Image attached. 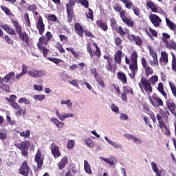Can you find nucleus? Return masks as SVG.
<instances>
[{
    "label": "nucleus",
    "mask_w": 176,
    "mask_h": 176,
    "mask_svg": "<svg viewBox=\"0 0 176 176\" xmlns=\"http://www.w3.org/2000/svg\"><path fill=\"white\" fill-rule=\"evenodd\" d=\"M137 58H138V54H137V52H134L131 54L130 60H129L127 57H125V63L126 64L129 65V68L131 69V72L129 73V75L131 79H134L135 76V72L138 71Z\"/></svg>",
    "instance_id": "1"
},
{
    "label": "nucleus",
    "mask_w": 176,
    "mask_h": 176,
    "mask_svg": "<svg viewBox=\"0 0 176 176\" xmlns=\"http://www.w3.org/2000/svg\"><path fill=\"white\" fill-rule=\"evenodd\" d=\"M139 87L142 93L146 92L148 97L151 96V94H152L153 91L151 82L144 78H141L140 82H139Z\"/></svg>",
    "instance_id": "2"
},
{
    "label": "nucleus",
    "mask_w": 176,
    "mask_h": 176,
    "mask_svg": "<svg viewBox=\"0 0 176 176\" xmlns=\"http://www.w3.org/2000/svg\"><path fill=\"white\" fill-rule=\"evenodd\" d=\"M74 6H75V1H69V2H68L66 5L69 21H71V20H72V16H74Z\"/></svg>",
    "instance_id": "3"
},
{
    "label": "nucleus",
    "mask_w": 176,
    "mask_h": 176,
    "mask_svg": "<svg viewBox=\"0 0 176 176\" xmlns=\"http://www.w3.org/2000/svg\"><path fill=\"white\" fill-rule=\"evenodd\" d=\"M148 100L153 107H163V100L160 98L155 96H148Z\"/></svg>",
    "instance_id": "4"
},
{
    "label": "nucleus",
    "mask_w": 176,
    "mask_h": 176,
    "mask_svg": "<svg viewBox=\"0 0 176 176\" xmlns=\"http://www.w3.org/2000/svg\"><path fill=\"white\" fill-rule=\"evenodd\" d=\"M43 159H45V157L42 155V153H41V150L38 149L34 157V162L37 164V167L38 168H41L43 165Z\"/></svg>",
    "instance_id": "5"
},
{
    "label": "nucleus",
    "mask_w": 176,
    "mask_h": 176,
    "mask_svg": "<svg viewBox=\"0 0 176 176\" xmlns=\"http://www.w3.org/2000/svg\"><path fill=\"white\" fill-rule=\"evenodd\" d=\"M56 116L60 120V122H64L65 119H69L70 118H74V113H60V111L57 110L55 113Z\"/></svg>",
    "instance_id": "6"
},
{
    "label": "nucleus",
    "mask_w": 176,
    "mask_h": 176,
    "mask_svg": "<svg viewBox=\"0 0 176 176\" xmlns=\"http://www.w3.org/2000/svg\"><path fill=\"white\" fill-rule=\"evenodd\" d=\"M100 160H103V162H105L107 164H109V166L116 167V163H118V159H116V157L113 156H111L109 158L100 157Z\"/></svg>",
    "instance_id": "7"
},
{
    "label": "nucleus",
    "mask_w": 176,
    "mask_h": 176,
    "mask_svg": "<svg viewBox=\"0 0 176 176\" xmlns=\"http://www.w3.org/2000/svg\"><path fill=\"white\" fill-rule=\"evenodd\" d=\"M104 140L109 145H111V146H113V148H115L116 149H123V146L117 142H115L111 138H108L107 136H104Z\"/></svg>",
    "instance_id": "8"
},
{
    "label": "nucleus",
    "mask_w": 176,
    "mask_h": 176,
    "mask_svg": "<svg viewBox=\"0 0 176 176\" xmlns=\"http://www.w3.org/2000/svg\"><path fill=\"white\" fill-rule=\"evenodd\" d=\"M125 14H126L125 11H121L120 12V16L123 23H124V24H126V25H129V27H133V25H134V23L130 19H128Z\"/></svg>",
    "instance_id": "9"
},
{
    "label": "nucleus",
    "mask_w": 176,
    "mask_h": 176,
    "mask_svg": "<svg viewBox=\"0 0 176 176\" xmlns=\"http://www.w3.org/2000/svg\"><path fill=\"white\" fill-rule=\"evenodd\" d=\"M30 173V167L26 162H23L21 166L19 168V173L23 176H28Z\"/></svg>",
    "instance_id": "10"
},
{
    "label": "nucleus",
    "mask_w": 176,
    "mask_h": 176,
    "mask_svg": "<svg viewBox=\"0 0 176 176\" xmlns=\"http://www.w3.org/2000/svg\"><path fill=\"white\" fill-rule=\"evenodd\" d=\"M14 145L18 149H28L31 146V142L30 140H24Z\"/></svg>",
    "instance_id": "11"
},
{
    "label": "nucleus",
    "mask_w": 176,
    "mask_h": 176,
    "mask_svg": "<svg viewBox=\"0 0 176 176\" xmlns=\"http://www.w3.org/2000/svg\"><path fill=\"white\" fill-rule=\"evenodd\" d=\"M149 19L154 27H159L162 23V19L156 14H151Z\"/></svg>",
    "instance_id": "12"
},
{
    "label": "nucleus",
    "mask_w": 176,
    "mask_h": 176,
    "mask_svg": "<svg viewBox=\"0 0 176 176\" xmlns=\"http://www.w3.org/2000/svg\"><path fill=\"white\" fill-rule=\"evenodd\" d=\"M51 153L53 155L55 159L60 157L61 156V152H60V148L56 144H52L51 146Z\"/></svg>",
    "instance_id": "13"
},
{
    "label": "nucleus",
    "mask_w": 176,
    "mask_h": 176,
    "mask_svg": "<svg viewBox=\"0 0 176 176\" xmlns=\"http://www.w3.org/2000/svg\"><path fill=\"white\" fill-rule=\"evenodd\" d=\"M37 29L38 30V32L41 35L43 34L45 31V24H43V20L42 19V16H39L37 22Z\"/></svg>",
    "instance_id": "14"
},
{
    "label": "nucleus",
    "mask_w": 176,
    "mask_h": 176,
    "mask_svg": "<svg viewBox=\"0 0 176 176\" xmlns=\"http://www.w3.org/2000/svg\"><path fill=\"white\" fill-rule=\"evenodd\" d=\"M13 79H14V72H11L2 78L1 83H8L10 80H13Z\"/></svg>",
    "instance_id": "15"
},
{
    "label": "nucleus",
    "mask_w": 176,
    "mask_h": 176,
    "mask_svg": "<svg viewBox=\"0 0 176 176\" xmlns=\"http://www.w3.org/2000/svg\"><path fill=\"white\" fill-rule=\"evenodd\" d=\"M160 64H167L168 63V54L162 51L161 52V57L160 58Z\"/></svg>",
    "instance_id": "16"
},
{
    "label": "nucleus",
    "mask_w": 176,
    "mask_h": 176,
    "mask_svg": "<svg viewBox=\"0 0 176 176\" xmlns=\"http://www.w3.org/2000/svg\"><path fill=\"white\" fill-rule=\"evenodd\" d=\"M68 164V157H63L58 164V167L59 170H63Z\"/></svg>",
    "instance_id": "17"
},
{
    "label": "nucleus",
    "mask_w": 176,
    "mask_h": 176,
    "mask_svg": "<svg viewBox=\"0 0 176 176\" xmlns=\"http://www.w3.org/2000/svg\"><path fill=\"white\" fill-rule=\"evenodd\" d=\"M166 25H168V28L171 30V31H173L175 35H176V24L174 23V22L170 21L168 18H165Z\"/></svg>",
    "instance_id": "18"
},
{
    "label": "nucleus",
    "mask_w": 176,
    "mask_h": 176,
    "mask_svg": "<svg viewBox=\"0 0 176 176\" xmlns=\"http://www.w3.org/2000/svg\"><path fill=\"white\" fill-rule=\"evenodd\" d=\"M164 41L167 49L176 50V43L174 41H168L167 40H164Z\"/></svg>",
    "instance_id": "19"
},
{
    "label": "nucleus",
    "mask_w": 176,
    "mask_h": 176,
    "mask_svg": "<svg viewBox=\"0 0 176 176\" xmlns=\"http://www.w3.org/2000/svg\"><path fill=\"white\" fill-rule=\"evenodd\" d=\"M74 27H75V31L76 32L78 35H79V36H80L81 38H83V32L85 31H83V28H82V25H80V24L79 23H76Z\"/></svg>",
    "instance_id": "20"
},
{
    "label": "nucleus",
    "mask_w": 176,
    "mask_h": 176,
    "mask_svg": "<svg viewBox=\"0 0 176 176\" xmlns=\"http://www.w3.org/2000/svg\"><path fill=\"white\" fill-rule=\"evenodd\" d=\"M51 122L54 123V124H55L58 129H63L64 126V122H60V120L56 118H51Z\"/></svg>",
    "instance_id": "21"
},
{
    "label": "nucleus",
    "mask_w": 176,
    "mask_h": 176,
    "mask_svg": "<svg viewBox=\"0 0 176 176\" xmlns=\"http://www.w3.org/2000/svg\"><path fill=\"white\" fill-rule=\"evenodd\" d=\"M146 6L154 13H157V7H156V5H155V3H153L152 1H147Z\"/></svg>",
    "instance_id": "22"
},
{
    "label": "nucleus",
    "mask_w": 176,
    "mask_h": 176,
    "mask_svg": "<svg viewBox=\"0 0 176 176\" xmlns=\"http://www.w3.org/2000/svg\"><path fill=\"white\" fill-rule=\"evenodd\" d=\"M166 107H168L170 112H174V111H175V104H174L173 100H166Z\"/></svg>",
    "instance_id": "23"
},
{
    "label": "nucleus",
    "mask_w": 176,
    "mask_h": 176,
    "mask_svg": "<svg viewBox=\"0 0 176 176\" xmlns=\"http://www.w3.org/2000/svg\"><path fill=\"white\" fill-rule=\"evenodd\" d=\"M84 142H85V145L88 148H94V146H96V143L94 142H93V140L90 138L85 139Z\"/></svg>",
    "instance_id": "24"
},
{
    "label": "nucleus",
    "mask_w": 176,
    "mask_h": 176,
    "mask_svg": "<svg viewBox=\"0 0 176 176\" xmlns=\"http://www.w3.org/2000/svg\"><path fill=\"white\" fill-rule=\"evenodd\" d=\"M117 75L119 80H121V82H122V83L124 84L127 83V77L126 76V74H124V73L118 72Z\"/></svg>",
    "instance_id": "25"
},
{
    "label": "nucleus",
    "mask_w": 176,
    "mask_h": 176,
    "mask_svg": "<svg viewBox=\"0 0 176 176\" xmlns=\"http://www.w3.org/2000/svg\"><path fill=\"white\" fill-rule=\"evenodd\" d=\"M122 50H118L117 53H116L114 60L117 64H120L122 61Z\"/></svg>",
    "instance_id": "26"
},
{
    "label": "nucleus",
    "mask_w": 176,
    "mask_h": 176,
    "mask_svg": "<svg viewBox=\"0 0 176 176\" xmlns=\"http://www.w3.org/2000/svg\"><path fill=\"white\" fill-rule=\"evenodd\" d=\"M84 170L87 174H91L93 171H91V168L90 167V164H89V162L87 160L84 161Z\"/></svg>",
    "instance_id": "27"
},
{
    "label": "nucleus",
    "mask_w": 176,
    "mask_h": 176,
    "mask_svg": "<svg viewBox=\"0 0 176 176\" xmlns=\"http://www.w3.org/2000/svg\"><path fill=\"white\" fill-rule=\"evenodd\" d=\"M19 135L20 137H23V138H28V140H30V136L31 135V131H30L29 129L23 131L19 133Z\"/></svg>",
    "instance_id": "28"
},
{
    "label": "nucleus",
    "mask_w": 176,
    "mask_h": 176,
    "mask_svg": "<svg viewBox=\"0 0 176 176\" xmlns=\"http://www.w3.org/2000/svg\"><path fill=\"white\" fill-rule=\"evenodd\" d=\"M157 89L158 91L162 96H164L165 98H166V97H167V94H166V91H164V87H163V83L159 82Z\"/></svg>",
    "instance_id": "29"
},
{
    "label": "nucleus",
    "mask_w": 176,
    "mask_h": 176,
    "mask_svg": "<svg viewBox=\"0 0 176 176\" xmlns=\"http://www.w3.org/2000/svg\"><path fill=\"white\" fill-rule=\"evenodd\" d=\"M149 56L148 58H157V53L155 51V49L152 47L148 46Z\"/></svg>",
    "instance_id": "30"
},
{
    "label": "nucleus",
    "mask_w": 176,
    "mask_h": 176,
    "mask_svg": "<svg viewBox=\"0 0 176 176\" xmlns=\"http://www.w3.org/2000/svg\"><path fill=\"white\" fill-rule=\"evenodd\" d=\"M96 24L99 28H101L103 31H107L108 30V25L107 23L102 22V21H98Z\"/></svg>",
    "instance_id": "31"
},
{
    "label": "nucleus",
    "mask_w": 176,
    "mask_h": 176,
    "mask_svg": "<svg viewBox=\"0 0 176 176\" xmlns=\"http://www.w3.org/2000/svg\"><path fill=\"white\" fill-rule=\"evenodd\" d=\"M61 105H66L67 107V109H71L72 108V102H71V100L67 99V100H62L60 101Z\"/></svg>",
    "instance_id": "32"
},
{
    "label": "nucleus",
    "mask_w": 176,
    "mask_h": 176,
    "mask_svg": "<svg viewBox=\"0 0 176 176\" xmlns=\"http://www.w3.org/2000/svg\"><path fill=\"white\" fill-rule=\"evenodd\" d=\"M148 63L151 67L159 65V60L157 58H148Z\"/></svg>",
    "instance_id": "33"
},
{
    "label": "nucleus",
    "mask_w": 176,
    "mask_h": 176,
    "mask_svg": "<svg viewBox=\"0 0 176 176\" xmlns=\"http://www.w3.org/2000/svg\"><path fill=\"white\" fill-rule=\"evenodd\" d=\"M120 2H122V3H124L126 9H131L133 6V2H131V1H129V0H120Z\"/></svg>",
    "instance_id": "34"
},
{
    "label": "nucleus",
    "mask_w": 176,
    "mask_h": 176,
    "mask_svg": "<svg viewBox=\"0 0 176 176\" xmlns=\"http://www.w3.org/2000/svg\"><path fill=\"white\" fill-rule=\"evenodd\" d=\"M144 71H145V75L147 77L149 76L150 75H153V73L155 72V71L152 67H151V66H146V67H144Z\"/></svg>",
    "instance_id": "35"
},
{
    "label": "nucleus",
    "mask_w": 176,
    "mask_h": 176,
    "mask_svg": "<svg viewBox=\"0 0 176 176\" xmlns=\"http://www.w3.org/2000/svg\"><path fill=\"white\" fill-rule=\"evenodd\" d=\"M18 102H19V104H25V105H31V100L25 97L19 99Z\"/></svg>",
    "instance_id": "36"
},
{
    "label": "nucleus",
    "mask_w": 176,
    "mask_h": 176,
    "mask_svg": "<svg viewBox=\"0 0 176 176\" xmlns=\"http://www.w3.org/2000/svg\"><path fill=\"white\" fill-rule=\"evenodd\" d=\"M49 42V41L47 40V38L45 36H42L39 38L38 40V43H37V46L38 47H39V45H41L42 46V45H47V43Z\"/></svg>",
    "instance_id": "37"
},
{
    "label": "nucleus",
    "mask_w": 176,
    "mask_h": 176,
    "mask_svg": "<svg viewBox=\"0 0 176 176\" xmlns=\"http://www.w3.org/2000/svg\"><path fill=\"white\" fill-rule=\"evenodd\" d=\"M117 31L120 35H121V36H124V35H126V34H129V30L125 29L123 30V28L121 26L117 28Z\"/></svg>",
    "instance_id": "38"
},
{
    "label": "nucleus",
    "mask_w": 176,
    "mask_h": 176,
    "mask_svg": "<svg viewBox=\"0 0 176 176\" xmlns=\"http://www.w3.org/2000/svg\"><path fill=\"white\" fill-rule=\"evenodd\" d=\"M12 24H14L18 35H20L21 34V27L19 25V22L17 21H12Z\"/></svg>",
    "instance_id": "39"
},
{
    "label": "nucleus",
    "mask_w": 176,
    "mask_h": 176,
    "mask_svg": "<svg viewBox=\"0 0 176 176\" xmlns=\"http://www.w3.org/2000/svg\"><path fill=\"white\" fill-rule=\"evenodd\" d=\"M38 49L43 51V54L44 57H47V54L49 53V50L47 48L38 44Z\"/></svg>",
    "instance_id": "40"
},
{
    "label": "nucleus",
    "mask_w": 176,
    "mask_h": 176,
    "mask_svg": "<svg viewBox=\"0 0 176 176\" xmlns=\"http://www.w3.org/2000/svg\"><path fill=\"white\" fill-rule=\"evenodd\" d=\"M26 111L25 109H23V108L19 107L17 109V111L16 112V116H21L22 115L25 116L26 115Z\"/></svg>",
    "instance_id": "41"
},
{
    "label": "nucleus",
    "mask_w": 176,
    "mask_h": 176,
    "mask_svg": "<svg viewBox=\"0 0 176 176\" xmlns=\"http://www.w3.org/2000/svg\"><path fill=\"white\" fill-rule=\"evenodd\" d=\"M110 23L113 31L118 30V24L116 23V20H115L113 18H111L110 19Z\"/></svg>",
    "instance_id": "42"
},
{
    "label": "nucleus",
    "mask_w": 176,
    "mask_h": 176,
    "mask_svg": "<svg viewBox=\"0 0 176 176\" xmlns=\"http://www.w3.org/2000/svg\"><path fill=\"white\" fill-rule=\"evenodd\" d=\"M46 76V71L36 69V78H43Z\"/></svg>",
    "instance_id": "43"
},
{
    "label": "nucleus",
    "mask_w": 176,
    "mask_h": 176,
    "mask_svg": "<svg viewBox=\"0 0 176 176\" xmlns=\"http://www.w3.org/2000/svg\"><path fill=\"white\" fill-rule=\"evenodd\" d=\"M47 60H49V61H52V63H54V64H56V65H58L59 63H63V60L61 59H58L57 58H50L48 57Z\"/></svg>",
    "instance_id": "44"
},
{
    "label": "nucleus",
    "mask_w": 176,
    "mask_h": 176,
    "mask_svg": "<svg viewBox=\"0 0 176 176\" xmlns=\"http://www.w3.org/2000/svg\"><path fill=\"white\" fill-rule=\"evenodd\" d=\"M0 89L4 90V91H6L7 93H9L10 91V87H9V85L5 83H1V85H0Z\"/></svg>",
    "instance_id": "45"
},
{
    "label": "nucleus",
    "mask_w": 176,
    "mask_h": 176,
    "mask_svg": "<svg viewBox=\"0 0 176 176\" xmlns=\"http://www.w3.org/2000/svg\"><path fill=\"white\" fill-rule=\"evenodd\" d=\"M110 108L114 113H119V107L115 103L111 104Z\"/></svg>",
    "instance_id": "46"
},
{
    "label": "nucleus",
    "mask_w": 176,
    "mask_h": 176,
    "mask_svg": "<svg viewBox=\"0 0 176 176\" xmlns=\"http://www.w3.org/2000/svg\"><path fill=\"white\" fill-rule=\"evenodd\" d=\"M94 46L96 47V51L94 52V54L97 56V57H101V51L100 50V48L98 47V45H97V43H94Z\"/></svg>",
    "instance_id": "47"
},
{
    "label": "nucleus",
    "mask_w": 176,
    "mask_h": 176,
    "mask_svg": "<svg viewBox=\"0 0 176 176\" xmlns=\"http://www.w3.org/2000/svg\"><path fill=\"white\" fill-rule=\"evenodd\" d=\"M157 80H159V77L155 75L151 77L149 82L151 83V85H155L157 83Z\"/></svg>",
    "instance_id": "48"
},
{
    "label": "nucleus",
    "mask_w": 176,
    "mask_h": 176,
    "mask_svg": "<svg viewBox=\"0 0 176 176\" xmlns=\"http://www.w3.org/2000/svg\"><path fill=\"white\" fill-rule=\"evenodd\" d=\"M75 1L82 4V6H84V8H86V9L89 8V1L87 0H75Z\"/></svg>",
    "instance_id": "49"
},
{
    "label": "nucleus",
    "mask_w": 176,
    "mask_h": 176,
    "mask_svg": "<svg viewBox=\"0 0 176 176\" xmlns=\"http://www.w3.org/2000/svg\"><path fill=\"white\" fill-rule=\"evenodd\" d=\"M74 146H75V142L72 140H69L67 144V149H73Z\"/></svg>",
    "instance_id": "50"
},
{
    "label": "nucleus",
    "mask_w": 176,
    "mask_h": 176,
    "mask_svg": "<svg viewBox=\"0 0 176 176\" xmlns=\"http://www.w3.org/2000/svg\"><path fill=\"white\" fill-rule=\"evenodd\" d=\"M34 100L35 101H43L45 100V95H34Z\"/></svg>",
    "instance_id": "51"
},
{
    "label": "nucleus",
    "mask_w": 176,
    "mask_h": 176,
    "mask_svg": "<svg viewBox=\"0 0 176 176\" xmlns=\"http://www.w3.org/2000/svg\"><path fill=\"white\" fill-rule=\"evenodd\" d=\"M168 83H169V86L171 89L173 94L175 96V97H176V87H175V85L171 81H169Z\"/></svg>",
    "instance_id": "52"
},
{
    "label": "nucleus",
    "mask_w": 176,
    "mask_h": 176,
    "mask_svg": "<svg viewBox=\"0 0 176 176\" xmlns=\"http://www.w3.org/2000/svg\"><path fill=\"white\" fill-rule=\"evenodd\" d=\"M123 90L125 94H129V93L130 94H132V95L134 94V91H133V89L130 87H124Z\"/></svg>",
    "instance_id": "53"
},
{
    "label": "nucleus",
    "mask_w": 176,
    "mask_h": 176,
    "mask_svg": "<svg viewBox=\"0 0 176 176\" xmlns=\"http://www.w3.org/2000/svg\"><path fill=\"white\" fill-rule=\"evenodd\" d=\"M154 173H155V176H162V175H164L166 171L163 169L162 170L157 169L154 170Z\"/></svg>",
    "instance_id": "54"
},
{
    "label": "nucleus",
    "mask_w": 176,
    "mask_h": 176,
    "mask_svg": "<svg viewBox=\"0 0 176 176\" xmlns=\"http://www.w3.org/2000/svg\"><path fill=\"white\" fill-rule=\"evenodd\" d=\"M28 76L30 78H36V69H33L28 72Z\"/></svg>",
    "instance_id": "55"
},
{
    "label": "nucleus",
    "mask_w": 176,
    "mask_h": 176,
    "mask_svg": "<svg viewBox=\"0 0 176 176\" xmlns=\"http://www.w3.org/2000/svg\"><path fill=\"white\" fill-rule=\"evenodd\" d=\"M87 52L89 53V56L91 58H93L94 54L93 53V50H91V45L90 44H87Z\"/></svg>",
    "instance_id": "56"
},
{
    "label": "nucleus",
    "mask_w": 176,
    "mask_h": 176,
    "mask_svg": "<svg viewBox=\"0 0 176 176\" xmlns=\"http://www.w3.org/2000/svg\"><path fill=\"white\" fill-rule=\"evenodd\" d=\"M33 89L36 91H42L43 90V87H42V85H38L36 84L33 86Z\"/></svg>",
    "instance_id": "57"
},
{
    "label": "nucleus",
    "mask_w": 176,
    "mask_h": 176,
    "mask_svg": "<svg viewBox=\"0 0 176 176\" xmlns=\"http://www.w3.org/2000/svg\"><path fill=\"white\" fill-rule=\"evenodd\" d=\"M173 60H172V68L173 71H176V58L174 54H172Z\"/></svg>",
    "instance_id": "58"
},
{
    "label": "nucleus",
    "mask_w": 176,
    "mask_h": 176,
    "mask_svg": "<svg viewBox=\"0 0 176 176\" xmlns=\"http://www.w3.org/2000/svg\"><path fill=\"white\" fill-rule=\"evenodd\" d=\"M132 141L133 142H134V144H142V140L140 138H135V136H133Z\"/></svg>",
    "instance_id": "59"
},
{
    "label": "nucleus",
    "mask_w": 176,
    "mask_h": 176,
    "mask_svg": "<svg viewBox=\"0 0 176 176\" xmlns=\"http://www.w3.org/2000/svg\"><path fill=\"white\" fill-rule=\"evenodd\" d=\"M107 71H112V69L113 68V65H112V60H109V62H107V66L106 67Z\"/></svg>",
    "instance_id": "60"
},
{
    "label": "nucleus",
    "mask_w": 176,
    "mask_h": 176,
    "mask_svg": "<svg viewBox=\"0 0 176 176\" xmlns=\"http://www.w3.org/2000/svg\"><path fill=\"white\" fill-rule=\"evenodd\" d=\"M120 120H129V116L126 113H122L120 116Z\"/></svg>",
    "instance_id": "61"
},
{
    "label": "nucleus",
    "mask_w": 176,
    "mask_h": 176,
    "mask_svg": "<svg viewBox=\"0 0 176 176\" xmlns=\"http://www.w3.org/2000/svg\"><path fill=\"white\" fill-rule=\"evenodd\" d=\"M48 20L50 21H57V16H56L54 14H50L48 15Z\"/></svg>",
    "instance_id": "62"
},
{
    "label": "nucleus",
    "mask_w": 176,
    "mask_h": 176,
    "mask_svg": "<svg viewBox=\"0 0 176 176\" xmlns=\"http://www.w3.org/2000/svg\"><path fill=\"white\" fill-rule=\"evenodd\" d=\"M144 120L146 124L148 125L150 129H152V124H151V120H149V118L144 116Z\"/></svg>",
    "instance_id": "63"
},
{
    "label": "nucleus",
    "mask_w": 176,
    "mask_h": 176,
    "mask_svg": "<svg viewBox=\"0 0 176 176\" xmlns=\"http://www.w3.org/2000/svg\"><path fill=\"white\" fill-rule=\"evenodd\" d=\"M1 8L2 9V10H3V12L6 13V14H7L8 16H10V10H9V8H8L5 6H1Z\"/></svg>",
    "instance_id": "64"
}]
</instances>
